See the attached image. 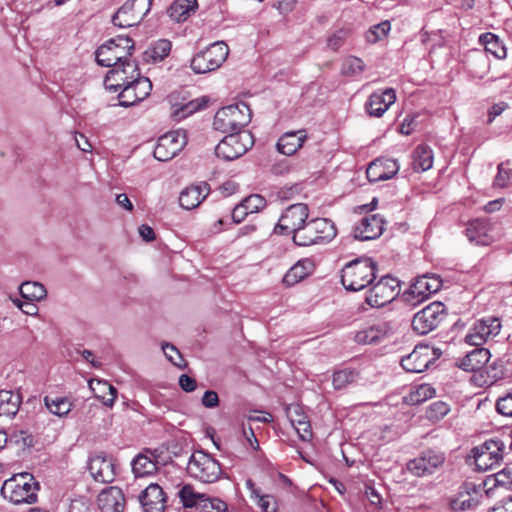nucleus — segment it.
Instances as JSON below:
<instances>
[{"label": "nucleus", "mask_w": 512, "mask_h": 512, "mask_svg": "<svg viewBox=\"0 0 512 512\" xmlns=\"http://www.w3.org/2000/svg\"><path fill=\"white\" fill-rule=\"evenodd\" d=\"M162 350L166 358L172 362L175 366L181 367L183 358L179 350L170 343H163Z\"/></svg>", "instance_id": "obj_58"}, {"label": "nucleus", "mask_w": 512, "mask_h": 512, "mask_svg": "<svg viewBox=\"0 0 512 512\" xmlns=\"http://www.w3.org/2000/svg\"><path fill=\"white\" fill-rule=\"evenodd\" d=\"M479 41L485 47V52L490 53L497 59L506 58L507 51L501 43L499 37L493 33L487 32L479 37Z\"/></svg>", "instance_id": "obj_38"}, {"label": "nucleus", "mask_w": 512, "mask_h": 512, "mask_svg": "<svg viewBox=\"0 0 512 512\" xmlns=\"http://www.w3.org/2000/svg\"><path fill=\"white\" fill-rule=\"evenodd\" d=\"M197 8V0H174L167 13L173 21L180 23L185 22Z\"/></svg>", "instance_id": "obj_33"}, {"label": "nucleus", "mask_w": 512, "mask_h": 512, "mask_svg": "<svg viewBox=\"0 0 512 512\" xmlns=\"http://www.w3.org/2000/svg\"><path fill=\"white\" fill-rule=\"evenodd\" d=\"M489 71V61L483 54H478L474 60L471 74L479 79H482Z\"/></svg>", "instance_id": "obj_52"}, {"label": "nucleus", "mask_w": 512, "mask_h": 512, "mask_svg": "<svg viewBox=\"0 0 512 512\" xmlns=\"http://www.w3.org/2000/svg\"><path fill=\"white\" fill-rule=\"evenodd\" d=\"M441 286L442 280L435 274L418 276L405 291L403 297L408 304L416 306L438 292Z\"/></svg>", "instance_id": "obj_11"}, {"label": "nucleus", "mask_w": 512, "mask_h": 512, "mask_svg": "<svg viewBox=\"0 0 512 512\" xmlns=\"http://www.w3.org/2000/svg\"><path fill=\"white\" fill-rule=\"evenodd\" d=\"M89 388L94 393L95 397L102 401L107 407L114 405L117 397L116 388L105 380H90Z\"/></svg>", "instance_id": "obj_34"}, {"label": "nucleus", "mask_w": 512, "mask_h": 512, "mask_svg": "<svg viewBox=\"0 0 512 512\" xmlns=\"http://www.w3.org/2000/svg\"><path fill=\"white\" fill-rule=\"evenodd\" d=\"M97 504L101 512H123L125 497L120 488L111 486L100 492Z\"/></svg>", "instance_id": "obj_29"}, {"label": "nucleus", "mask_w": 512, "mask_h": 512, "mask_svg": "<svg viewBox=\"0 0 512 512\" xmlns=\"http://www.w3.org/2000/svg\"><path fill=\"white\" fill-rule=\"evenodd\" d=\"M309 215L308 206L304 203L290 205L281 215L274 231L279 234H293L303 228Z\"/></svg>", "instance_id": "obj_14"}, {"label": "nucleus", "mask_w": 512, "mask_h": 512, "mask_svg": "<svg viewBox=\"0 0 512 512\" xmlns=\"http://www.w3.org/2000/svg\"><path fill=\"white\" fill-rule=\"evenodd\" d=\"M251 115V110L246 103L229 105L216 112L213 126L222 133L242 131L251 121Z\"/></svg>", "instance_id": "obj_5"}, {"label": "nucleus", "mask_w": 512, "mask_h": 512, "mask_svg": "<svg viewBox=\"0 0 512 512\" xmlns=\"http://www.w3.org/2000/svg\"><path fill=\"white\" fill-rule=\"evenodd\" d=\"M9 440L11 443H14L20 446L22 449L29 448L33 446V437L26 431L19 430L14 431L10 436Z\"/></svg>", "instance_id": "obj_55"}, {"label": "nucleus", "mask_w": 512, "mask_h": 512, "mask_svg": "<svg viewBox=\"0 0 512 512\" xmlns=\"http://www.w3.org/2000/svg\"><path fill=\"white\" fill-rule=\"evenodd\" d=\"M484 488L473 482L462 483L450 499V509L465 511L475 508L483 497Z\"/></svg>", "instance_id": "obj_18"}, {"label": "nucleus", "mask_w": 512, "mask_h": 512, "mask_svg": "<svg viewBox=\"0 0 512 512\" xmlns=\"http://www.w3.org/2000/svg\"><path fill=\"white\" fill-rule=\"evenodd\" d=\"M375 272L376 264L372 259H355L342 269L341 282L346 290L359 291L372 283Z\"/></svg>", "instance_id": "obj_3"}, {"label": "nucleus", "mask_w": 512, "mask_h": 512, "mask_svg": "<svg viewBox=\"0 0 512 512\" xmlns=\"http://www.w3.org/2000/svg\"><path fill=\"white\" fill-rule=\"evenodd\" d=\"M229 54V47L223 41H217L198 52L191 60V69L196 74H205L221 67Z\"/></svg>", "instance_id": "obj_7"}, {"label": "nucleus", "mask_w": 512, "mask_h": 512, "mask_svg": "<svg viewBox=\"0 0 512 512\" xmlns=\"http://www.w3.org/2000/svg\"><path fill=\"white\" fill-rule=\"evenodd\" d=\"M19 291L21 296L29 301H39L47 295L45 287L38 282H24L21 284Z\"/></svg>", "instance_id": "obj_43"}, {"label": "nucleus", "mask_w": 512, "mask_h": 512, "mask_svg": "<svg viewBox=\"0 0 512 512\" xmlns=\"http://www.w3.org/2000/svg\"><path fill=\"white\" fill-rule=\"evenodd\" d=\"M172 44L167 39H159L154 42L146 51V59L153 62L162 61L171 52Z\"/></svg>", "instance_id": "obj_42"}, {"label": "nucleus", "mask_w": 512, "mask_h": 512, "mask_svg": "<svg viewBox=\"0 0 512 512\" xmlns=\"http://www.w3.org/2000/svg\"><path fill=\"white\" fill-rule=\"evenodd\" d=\"M337 234L334 223L327 218H315L305 222L302 229L292 237L298 246H310L330 242Z\"/></svg>", "instance_id": "obj_4"}, {"label": "nucleus", "mask_w": 512, "mask_h": 512, "mask_svg": "<svg viewBox=\"0 0 512 512\" xmlns=\"http://www.w3.org/2000/svg\"><path fill=\"white\" fill-rule=\"evenodd\" d=\"M365 64L356 56H348L343 60L341 74L347 77H357L362 74Z\"/></svg>", "instance_id": "obj_44"}, {"label": "nucleus", "mask_w": 512, "mask_h": 512, "mask_svg": "<svg viewBox=\"0 0 512 512\" xmlns=\"http://www.w3.org/2000/svg\"><path fill=\"white\" fill-rule=\"evenodd\" d=\"M227 504L220 498L216 497H205L199 506V512H226Z\"/></svg>", "instance_id": "obj_49"}, {"label": "nucleus", "mask_w": 512, "mask_h": 512, "mask_svg": "<svg viewBox=\"0 0 512 512\" xmlns=\"http://www.w3.org/2000/svg\"><path fill=\"white\" fill-rule=\"evenodd\" d=\"M90 505L86 498H77L71 501L68 512H89Z\"/></svg>", "instance_id": "obj_63"}, {"label": "nucleus", "mask_w": 512, "mask_h": 512, "mask_svg": "<svg viewBox=\"0 0 512 512\" xmlns=\"http://www.w3.org/2000/svg\"><path fill=\"white\" fill-rule=\"evenodd\" d=\"M445 304L433 302L416 313L412 320V327L420 335H425L438 326L444 319Z\"/></svg>", "instance_id": "obj_16"}, {"label": "nucleus", "mask_w": 512, "mask_h": 512, "mask_svg": "<svg viewBox=\"0 0 512 512\" xmlns=\"http://www.w3.org/2000/svg\"><path fill=\"white\" fill-rule=\"evenodd\" d=\"M210 187L206 182L191 185L183 189L179 195V204L186 210L198 207L209 195Z\"/></svg>", "instance_id": "obj_30"}, {"label": "nucleus", "mask_w": 512, "mask_h": 512, "mask_svg": "<svg viewBox=\"0 0 512 512\" xmlns=\"http://www.w3.org/2000/svg\"><path fill=\"white\" fill-rule=\"evenodd\" d=\"M511 180L512 170L504 163L498 165V173L494 179L493 185L498 188H505L510 184Z\"/></svg>", "instance_id": "obj_51"}, {"label": "nucleus", "mask_w": 512, "mask_h": 512, "mask_svg": "<svg viewBox=\"0 0 512 512\" xmlns=\"http://www.w3.org/2000/svg\"><path fill=\"white\" fill-rule=\"evenodd\" d=\"M188 474L204 483H213L221 475L219 462L203 451H195L187 464Z\"/></svg>", "instance_id": "obj_9"}, {"label": "nucleus", "mask_w": 512, "mask_h": 512, "mask_svg": "<svg viewBox=\"0 0 512 512\" xmlns=\"http://www.w3.org/2000/svg\"><path fill=\"white\" fill-rule=\"evenodd\" d=\"M144 512H164L166 495L157 483H151L139 496Z\"/></svg>", "instance_id": "obj_26"}, {"label": "nucleus", "mask_w": 512, "mask_h": 512, "mask_svg": "<svg viewBox=\"0 0 512 512\" xmlns=\"http://www.w3.org/2000/svg\"><path fill=\"white\" fill-rule=\"evenodd\" d=\"M495 483L497 486L506 489H512V469L505 468L495 474Z\"/></svg>", "instance_id": "obj_59"}, {"label": "nucleus", "mask_w": 512, "mask_h": 512, "mask_svg": "<svg viewBox=\"0 0 512 512\" xmlns=\"http://www.w3.org/2000/svg\"><path fill=\"white\" fill-rule=\"evenodd\" d=\"M152 0H128L114 14L112 22L120 28L139 24L150 11Z\"/></svg>", "instance_id": "obj_12"}, {"label": "nucleus", "mask_w": 512, "mask_h": 512, "mask_svg": "<svg viewBox=\"0 0 512 512\" xmlns=\"http://www.w3.org/2000/svg\"><path fill=\"white\" fill-rule=\"evenodd\" d=\"M89 471L94 480L100 483H111L116 476L112 459L102 454L90 459Z\"/></svg>", "instance_id": "obj_28"}, {"label": "nucleus", "mask_w": 512, "mask_h": 512, "mask_svg": "<svg viewBox=\"0 0 512 512\" xmlns=\"http://www.w3.org/2000/svg\"><path fill=\"white\" fill-rule=\"evenodd\" d=\"M179 498L184 507H198L200 506L205 494L197 493L191 485H184L178 492Z\"/></svg>", "instance_id": "obj_45"}, {"label": "nucleus", "mask_w": 512, "mask_h": 512, "mask_svg": "<svg viewBox=\"0 0 512 512\" xmlns=\"http://www.w3.org/2000/svg\"><path fill=\"white\" fill-rule=\"evenodd\" d=\"M444 456L432 451L424 453L422 456L410 460L406 469L417 477H424L434 473V471L444 463Z\"/></svg>", "instance_id": "obj_23"}, {"label": "nucleus", "mask_w": 512, "mask_h": 512, "mask_svg": "<svg viewBox=\"0 0 512 512\" xmlns=\"http://www.w3.org/2000/svg\"><path fill=\"white\" fill-rule=\"evenodd\" d=\"M497 411L507 417H512V393L500 398L496 404Z\"/></svg>", "instance_id": "obj_60"}, {"label": "nucleus", "mask_w": 512, "mask_h": 512, "mask_svg": "<svg viewBox=\"0 0 512 512\" xmlns=\"http://www.w3.org/2000/svg\"><path fill=\"white\" fill-rule=\"evenodd\" d=\"M187 144L186 131H169L159 137L154 149V157L159 161H168L175 157Z\"/></svg>", "instance_id": "obj_15"}, {"label": "nucleus", "mask_w": 512, "mask_h": 512, "mask_svg": "<svg viewBox=\"0 0 512 512\" xmlns=\"http://www.w3.org/2000/svg\"><path fill=\"white\" fill-rule=\"evenodd\" d=\"M134 50V42L129 37L117 36L101 45L95 53L99 65L111 67L131 61L129 57Z\"/></svg>", "instance_id": "obj_6"}, {"label": "nucleus", "mask_w": 512, "mask_h": 512, "mask_svg": "<svg viewBox=\"0 0 512 512\" xmlns=\"http://www.w3.org/2000/svg\"><path fill=\"white\" fill-rule=\"evenodd\" d=\"M12 301L14 305L17 306L26 315L33 316L38 313V307L29 300L21 301L19 299H12Z\"/></svg>", "instance_id": "obj_62"}, {"label": "nucleus", "mask_w": 512, "mask_h": 512, "mask_svg": "<svg viewBox=\"0 0 512 512\" xmlns=\"http://www.w3.org/2000/svg\"><path fill=\"white\" fill-rule=\"evenodd\" d=\"M490 358V351L487 348L478 346L463 357L457 358L454 364L457 368L465 372H472L473 376L471 377V381L476 386L484 387L493 384L500 378L495 363L491 364L489 371H482Z\"/></svg>", "instance_id": "obj_1"}, {"label": "nucleus", "mask_w": 512, "mask_h": 512, "mask_svg": "<svg viewBox=\"0 0 512 512\" xmlns=\"http://www.w3.org/2000/svg\"><path fill=\"white\" fill-rule=\"evenodd\" d=\"M253 144L254 137L247 130L229 133L215 147V154L219 158L232 161L244 155Z\"/></svg>", "instance_id": "obj_8"}, {"label": "nucleus", "mask_w": 512, "mask_h": 512, "mask_svg": "<svg viewBox=\"0 0 512 512\" xmlns=\"http://www.w3.org/2000/svg\"><path fill=\"white\" fill-rule=\"evenodd\" d=\"M242 204L249 213H256L266 206V200L259 194H252L246 197Z\"/></svg>", "instance_id": "obj_53"}, {"label": "nucleus", "mask_w": 512, "mask_h": 512, "mask_svg": "<svg viewBox=\"0 0 512 512\" xmlns=\"http://www.w3.org/2000/svg\"><path fill=\"white\" fill-rule=\"evenodd\" d=\"M253 501L262 512H277V501L273 495L260 493Z\"/></svg>", "instance_id": "obj_50"}, {"label": "nucleus", "mask_w": 512, "mask_h": 512, "mask_svg": "<svg viewBox=\"0 0 512 512\" xmlns=\"http://www.w3.org/2000/svg\"><path fill=\"white\" fill-rule=\"evenodd\" d=\"M132 470L137 477H143L155 472L156 464L145 455H138L132 462Z\"/></svg>", "instance_id": "obj_46"}, {"label": "nucleus", "mask_w": 512, "mask_h": 512, "mask_svg": "<svg viewBox=\"0 0 512 512\" xmlns=\"http://www.w3.org/2000/svg\"><path fill=\"white\" fill-rule=\"evenodd\" d=\"M465 234L471 243L479 246H488L496 240L494 227L486 219L470 221L465 229Z\"/></svg>", "instance_id": "obj_22"}, {"label": "nucleus", "mask_w": 512, "mask_h": 512, "mask_svg": "<svg viewBox=\"0 0 512 512\" xmlns=\"http://www.w3.org/2000/svg\"><path fill=\"white\" fill-rule=\"evenodd\" d=\"M432 164V150L426 145H418L412 153V169L415 172H424L429 170Z\"/></svg>", "instance_id": "obj_36"}, {"label": "nucleus", "mask_w": 512, "mask_h": 512, "mask_svg": "<svg viewBox=\"0 0 512 512\" xmlns=\"http://www.w3.org/2000/svg\"><path fill=\"white\" fill-rule=\"evenodd\" d=\"M502 325L496 317H486L477 320L464 337V342L471 346H481L490 338L496 337L501 331Z\"/></svg>", "instance_id": "obj_17"}, {"label": "nucleus", "mask_w": 512, "mask_h": 512, "mask_svg": "<svg viewBox=\"0 0 512 512\" xmlns=\"http://www.w3.org/2000/svg\"><path fill=\"white\" fill-rule=\"evenodd\" d=\"M286 414L292 426L298 425L300 422L308 419L303 408L298 404L288 405L286 408Z\"/></svg>", "instance_id": "obj_54"}, {"label": "nucleus", "mask_w": 512, "mask_h": 512, "mask_svg": "<svg viewBox=\"0 0 512 512\" xmlns=\"http://www.w3.org/2000/svg\"><path fill=\"white\" fill-rule=\"evenodd\" d=\"M448 413V405L443 401H437L430 405L427 417L432 421H438Z\"/></svg>", "instance_id": "obj_57"}, {"label": "nucleus", "mask_w": 512, "mask_h": 512, "mask_svg": "<svg viewBox=\"0 0 512 512\" xmlns=\"http://www.w3.org/2000/svg\"><path fill=\"white\" fill-rule=\"evenodd\" d=\"M313 268L310 260H300L293 265L283 277L286 286H293L307 277Z\"/></svg>", "instance_id": "obj_35"}, {"label": "nucleus", "mask_w": 512, "mask_h": 512, "mask_svg": "<svg viewBox=\"0 0 512 512\" xmlns=\"http://www.w3.org/2000/svg\"><path fill=\"white\" fill-rule=\"evenodd\" d=\"M384 231V219L373 214L363 217L353 229L354 238L360 241L373 240L382 235Z\"/></svg>", "instance_id": "obj_24"}, {"label": "nucleus", "mask_w": 512, "mask_h": 512, "mask_svg": "<svg viewBox=\"0 0 512 512\" xmlns=\"http://www.w3.org/2000/svg\"><path fill=\"white\" fill-rule=\"evenodd\" d=\"M395 101V90L386 88L372 93L365 104V108L370 116L381 117Z\"/></svg>", "instance_id": "obj_25"}, {"label": "nucleus", "mask_w": 512, "mask_h": 512, "mask_svg": "<svg viewBox=\"0 0 512 512\" xmlns=\"http://www.w3.org/2000/svg\"><path fill=\"white\" fill-rule=\"evenodd\" d=\"M435 395V389L430 384H420L411 389L405 396V401L409 405H419Z\"/></svg>", "instance_id": "obj_40"}, {"label": "nucleus", "mask_w": 512, "mask_h": 512, "mask_svg": "<svg viewBox=\"0 0 512 512\" xmlns=\"http://www.w3.org/2000/svg\"><path fill=\"white\" fill-rule=\"evenodd\" d=\"M111 67L112 69L105 77L104 85L106 89L113 92L123 89L126 84L140 75L138 67L133 61L123 62Z\"/></svg>", "instance_id": "obj_21"}, {"label": "nucleus", "mask_w": 512, "mask_h": 512, "mask_svg": "<svg viewBox=\"0 0 512 512\" xmlns=\"http://www.w3.org/2000/svg\"><path fill=\"white\" fill-rule=\"evenodd\" d=\"M399 292V281L386 275L369 289L366 294V303L371 307L379 308L392 302Z\"/></svg>", "instance_id": "obj_13"}, {"label": "nucleus", "mask_w": 512, "mask_h": 512, "mask_svg": "<svg viewBox=\"0 0 512 512\" xmlns=\"http://www.w3.org/2000/svg\"><path fill=\"white\" fill-rule=\"evenodd\" d=\"M293 427L302 441H309L312 439V428L308 419Z\"/></svg>", "instance_id": "obj_61"}, {"label": "nucleus", "mask_w": 512, "mask_h": 512, "mask_svg": "<svg viewBox=\"0 0 512 512\" xmlns=\"http://www.w3.org/2000/svg\"><path fill=\"white\" fill-rule=\"evenodd\" d=\"M39 484L29 473L13 475L4 481L1 495L13 504H33L37 501Z\"/></svg>", "instance_id": "obj_2"}, {"label": "nucleus", "mask_w": 512, "mask_h": 512, "mask_svg": "<svg viewBox=\"0 0 512 512\" xmlns=\"http://www.w3.org/2000/svg\"><path fill=\"white\" fill-rule=\"evenodd\" d=\"M399 170L397 162L390 158H378L370 163L366 170L370 182H378L391 179Z\"/></svg>", "instance_id": "obj_27"}, {"label": "nucleus", "mask_w": 512, "mask_h": 512, "mask_svg": "<svg viewBox=\"0 0 512 512\" xmlns=\"http://www.w3.org/2000/svg\"><path fill=\"white\" fill-rule=\"evenodd\" d=\"M349 34V29L341 28L337 30L327 39V46L334 51L338 50L343 45Z\"/></svg>", "instance_id": "obj_56"}, {"label": "nucleus", "mask_w": 512, "mask_h": 512, "mask_svg": "<svg viewBox=\"0 0 512 512\" xmlns=\"http://www.w3.org/2000/svg\"><path fill=\"white\" fill-rule=\"evenodd\" d=\"M307 134L304 130L287 132L277 142V150L284 155L295 154L304 144Z\"/></svg>", "instance_id": "obj_31"}, {"label": "nucleus", "mask_w": 512, "mask_h": 512, "mask_svg": "<svg viewBox=\"0 0 512 512\" xmlns=\"http://www.w3.org/2000/svg\"><path fill=\"white\" fill-rule=\"evenodd\" d=\"M152 90V83L146 77L137 76L121 89L118 99L123 107L133 106L146 99Z\"/></svg>", "instance_id": "obj_19"}, {"label": "nucleus", "mask_w": 512, "mask_h": 512, "mask_svg": "<svg viewBox=\"0 0 512 512\" xmlns=\"http://www.w3.org/2000/svg\"><path fill=\"white\" fill-rule=\"evenodd\" d=\"M502 458L503 444L500 441L488 440L474 448V461L479 471H487L494 468Z\"/></svg>", "instance_id": "obj_20"}, {"label": "nucleus", "mask_w": 512, "mask_h": 512, "mask_svg": "<svg viewBox=\"0 0 512 512\" xmlns=\"http://www.w3.org/2000/svg\"><path fill=\"white\" fill-rule=\"evenodd\" d=\"M358 373L354 369L344 368L336 371L333 374L332 383L335 389H344L349 384L353 383L357 378Z\"/></svg>", "instance_id": "obj_47"}, {"label": "nucleus", "mask_w": 512, "mask_h": 512, "mask_svg": "<svg viewBox=\"0 0 512 512\" xmlns=\"http://www.w3.org/2000/svg\"><path fill=\"white\" fill-rule=\"evenodd\" d=\"M44 404L50 413L58 417L67 416L73 407L70 398L63 396L47 395L44 397Z\"/></svg>", "instance_id": "obj_37"}, {"label": "nucleus", "mask_w": 512, "mask_h": 512, "mask_svg": "<svg viewBox=\"0 0 512 512\" xmlns=\"http://www.w3.org/2000/svg\"><path fill=\"white\" fill-rule=\"evenodd\" d=\"M391 29V25L389 21H383L379 24L372 26L366 33L365 39L370 44H375L378 41L383 40L387 37L389 31Z\"/></svg>", "instance_id": "obj_48"}, {"label": "nucleus", "mask_w": 512, "mask_h": 512, "mask_svg": "<svg viewBox=\"0 0 512 512\" xmlns=\"http://www.w3.org/2000/svg\"><path fill=\"white\" fill-rule=\"evenodd\" d=\"M201 403L206 408H215L219 404L218 394L213 390H208L204 393Z\"/></svg>", "instance_id": "obj_64"}, {"label": "nucleus", "mask_w": 512, "mask_h": 512, "mask_svg": "<svg viewBox=\"0 0 512 512\" xmlns=\"http://www.w3.org/2000/svg\"><path fill=\"white\" fill-rule=\"evenodd\" d=\"M20 396L9 390L0 391V416H14L20 406Z\"/></svg>", "instance_id": "obj_39"}, {"label": "nucleus", "mask_w": 512, "mask_h": 512, "mask_svg": "<svg viewBox=\"0 0 512 512\" xmlns=\"http://www.w3.org/2000/svg\"><path fill=\"white\" fill-rule=\"evenodd\" d=\"M441 355V349L421 344L417 345L411 353L403 356L400 365L408 373H422Z\"/></svg>", "instance_id": "obj_10"}, {"label": "nucleus", "mask_w": 512, "mask_h": 512, "mask_svg": "<svg viewBox=\"0 0 512 512\" xmlns=\"http://www.w3.org/2000/svg\"><path fill=\"white\" fill-rule=\"evenodd\" d=\"M389 331L390 327L387 323H377L359 330L355 335V341L362 345L373 344L384 338Z\"/></svg>", "instance_id": "obj_32"}, {"label": "nucleus", "mask_w": 512, "mask_h": 512, "mask_svg": "<svg viewBox=\"0 0 512 512\" xmlns=\"http://www.w3.org/2000/svg\"><path fill=\"white\" fill-rule=\"evenodd\" d=\"M207 101L204 98H197L184 103L180 106H174L171 116L179 121L187 116L203 109L206 106Z\"/></svg>", "instance_id": "obj_41"}]
</instances>
